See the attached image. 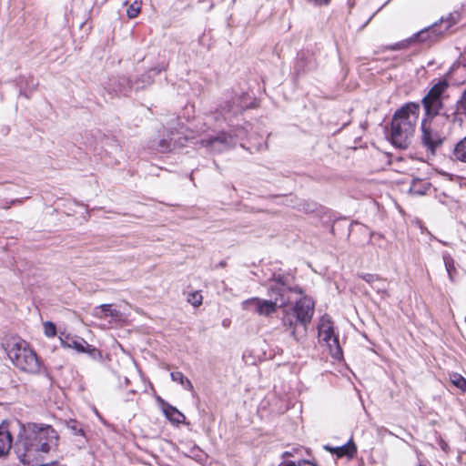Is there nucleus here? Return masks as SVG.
<instances>
[{
	"label": "nucleus",
	"mask_w": 466,
	"mask_h": 466,
	"mask_svg": "<svg viewBox=\"0 0 466 466\" xmlns=\"http://www.w3.org/2000/svg\"><path fill=\"white\" fill-rule=\"evenodd\" d=\"M292 294L301 295L302 289L299 287H290L288 277L274 274L268 289L270 299L258 297L248 299L242 302V308L246 310L254 309L256 313L265 317H269L276 313L279 308H283L282 326L290 337L297 342H301L307 336L308 326L314 315L315 303L311 298L304 296L299 299H294V306L288 308L292 301Z\"/></svg>",
	"instance_id": "nucleus-1"
},
{
	"label": "nucleus",
	"mask_w": 466,
	"mask_h": 466,
	"mask_svg": "<svg viewBox=\"0 0 466 466\" xmlns=\"http://www.w3.org/2000/svg\"><path fill=\"white\" fill-rule=\"evenodd\" d=\"M9 439L19 460L29 463L40 453H47L58 445L59 436L50 425L22 423L18 420H8Z\"/></svg>",
	"instance_id": "nucleus-2"
},
{
	"label": "nucleus",
	"mask_w": 466,
	"mask_h": 466,
	"mask_svg": "<svg viewBox=\"0 0 466 466\" xmlns=\"http://www.w3.org/2000/svg\"><path fill=\"white\" fill-rule=\"evenodd\" d=\"M420 115V105L408 103L393 116L390 127V141L400 148H406L414 134Z\"/></svg>",
	"instance_id": "nucleus-3"
},
{
	"label": "nucleus",
	"mask_w": 466,
	"mask_h": 466,
	"mask_svg": "<svg viewBox=\"0 0 466 466\" xmlns=\"http://www.w3.org/2000/svg\"><path fill=\"white\" fill-rule=\"evenodd\" d=\"M1 348L20 370L30 374L40 372V360L25 340L18 337H5L1 342Z\"/></svg>",
	"instance_id": "nucleus-4"
},
{
	"label": "nucleus",
	"mask_w": 466,
	"mask_h": 466,
	"mask_svg": "<svg viewBox=\"0 0 466 466\" xmlns=\"http://www.w3.org/2000/svg\"><path fill=\"white\" fill-rule=\"evenodd\" d=\"M459 15L450 14L447 17H441L439 23H434L431 26L420 30L414 36L402 42H399L391 46L392 50L405 48L410 43L417 40L419 42H432L439 35L449 30L458 21Z\"/></svg>",
	"instance_id": "nucleus-5"
},
{
	"label": "nucleus",
	"mask_w": 466,
	"mask_h": 466,
	"mask_svg": "<svg viewBox=\"0 0 466 466\" xmlns=\"http://www.w3.org/2000/svg\"><path fill=\"white\" fill-rule=\"evenodd\" d=\"M448 87L449 83L446 79L439 80L423 97L421 102L428 117H433L440 113L442 107V96Z\"/></svg>",
	"instance_id": "nucleus-6"
},
{
	"label": "nucleus",
	"mask_w": 466,
	"mask_h": 466,
	"mask_svg": "<svg viewBox=\"0 0 466 466\" xmlns=\"http://www.w3.org/2000/svg\"><path fill=\"white\" fill-rule=\"evenodd\" d=\"M59 340L65 349H73L78 353H86L93 360L102 358L101 351L81 337L61 332Z\"/></svg>",
	"instance_id": "nucleus-7"
},
{
	"label": "nucleus",
	"mask_w": 466,
	"mask_h": 466,
	"mask_svg": "<svg viewBox=\"0 0 466 466\" xmlns=\"http://www.w3.org/2000/svg\"><path fill=\"white\" fill-rule=\"evenodd\" d=\"M318 329L319 340L328 346L329 353L333 358L339 360L342 357V350L339 346L338 336L334 334L330 319L329 318L322 317Z\"/></svg>",
	"instance_id": "nucleus-8"
},
{
	"label": "nucleus",
	"mask_w": 466,
	"mask_h": 466,
	"mask_svg": "<svg viewBox=\"0 0 466 466\" xmlns=\"http://www.w3.org/2000/svg\"><path fill=\"white\" fill-rule=\"evenodd\" d=\"M421 142L431 155H434L443 142V136L431 127V123L426 119L421 121Z\"/></svg>",
	"instance_id": "nucleus-9"
},
{
	"label": "nucleus",
	"mask_w": 466,
	"mask_h": 466,
	"mask_svg": "<svg viewBox=\"0 0 466 466\" xmlns=\"http://www.w3.org/2000/svg\"><path fill=\"white\" fill-rule=\"evenodd\" d=\"M202 147L209 148L214 152H222L235 145L234 137L226 132H220L217 136L201 139Z\"/></svg>",
	"instance_id": "nucleus-10"
},
{
	"label": "nucleus",
	"mask_w": 466,
	"mask_h": 466,
	"mask_svg": "<svg viewBox=\"0 0 466 466\" xmlns=\"http://www.w3.org/2000/svg\"><path fill=\"white\" fill-rule=\"evenodd\" d=\"M240 97L235 96L231 101H225L220 105L219 114L225 121H231V116L242 113L244 106L238 103Z\"/></svg>",
	"instance_id": "nucleus-11"
},
{
	"label": "nucleus",
	"mask_w": 466,
	"mask_h": 466,
	"mask_svg": "<svg viewBox=\"0 0 466 466\" xmlns=\"http://www.w3.org/2000/svg\"><path fill=\"white\" fill-rule=\"evenodd\" d=\"M106 88L115 95L127 96L131 89L130 81L125 76L110 79Z\"/></svg>",
	"instance_id": "nucleus-12"
},
{
	"label": "nucleus",
	"mask_w": 466,
	"mask_h": 466,
	"mask_svg": "<svg viewBox=\"0 0 466 466\" xmlns=\"http://www.w3.org/2000/svg\"><path fill=\"white\" fill-rule=\"evenodd\" d=\"M362 279H364L367 283L370 285V287L376 290L378 293H380L386 297H390V293L387 289V282L385 279L380 278L376 274H364L361 276Z\"/></svg>",
	"instance_id": "nucleus-13"
},
{
	"label": "nucleus",
	"mask_w": 466,
	"mask_h": 466,
	"mask_svg": "<svg viewBox=\"0 0 466 466\" xmlns=\"http://www.w3.org/2000/svg\"><path fill=\"white\" fill-rule=\"evenodd\" d=\"M162 404V410L164 415L172 423L180 424L185 420V416L182 412H180L176 407L170 405L165 400L159 399Z\"/></svg>",
	"instance_id": "nucleus-14"
},
{
	"label": "nucleus",
	"mask_w": 466,
	"mask_h": 466,
	"mask_svg": "<svg viewBox=\"0 0 466 466\" xmlns=\"http://www.w3.org/2000/svg\"><path fill=\"white\" fill-rule=\"evenodd\" d=\"M12 448V440L9 439L8 420L0 424V458L6 455Z\"/></svg>",
	"instance_id": "nucleus-15"
},
{
	"label": "nucleus",
	"mask_w": 466,
	"mask_h": 466,
	"mask_svg": "<svg viewBox=\"0 0 466 466\" xmlns=\"http://www.w3.org/2000/svg\"><path fill=\"white\" fill-rule=\"evenodd\" d=\"M94 316L99 319H103L110 316L113 319L120 317L119 310L113 309L111 304H102L94 309Z\"/></svg>",
	"instance_id": "nucleus-16"
},
{
	"label": "nucleus",
	"mask_w": 466,
	"mask_h": 466,
	"mask_svg": "<svg viewBox=\"0 0 466 466\" xmlns=\"http://www.w3.org/2000/svg\"><path fill=\"white\" fill-rule=\"evenodd\" d=\"M330 451L336 453L338 457L347 456L349 458H352L357 452V448L355 443L352 441H350L342 446L330 449Z\"/></svg>",
	"instance_id": "nucleus-17"
},
{
	"label": "nucleus",
	"mask_w": 466,
	"mask_h": 466,
	"mask_svg": "<svg viewBox=\"0 0 466 466\" xmlns=\"http://www.w3.org/2000/svg\"><path fill=\"white\" fill-rule=\"evenodd\" d=\"M442 259L443 263L446 268V271L448 273L449 279L451 281L454 280V275L457 272V269L455 268V261L453 258L449 254L448 252H444L442 254Z\"/></svg>",
	"instance_id": "nucleus-18"
},
{
	"label": "nucleus",
	"mask_w": 466,
	"mask_h": 466,
	"mask_svg": "<svg viewBox=\"0 0 466 466\" xmlns=\"http://www.w3.org/2000/svg\"><path fill=\"white\" fill-rule=\"evenodd\" d=\"M19 85L21 86L20 95H24L26 97L28 96L25 94L26 90H29L30 92L35 91L38 86V83L35 82L33 76L29 77H21L19 80Z\"/></svg>",
	"instance_id": "nucleus-19"
},
{
	"label": "nucleus",
	"mask_w": 466,
	"mask_h": 466,
	"mask_svg": "<svg viewBox=\"0 0 466 466\" xmlns=\"http://www.w3.org/2000/svg\"><path fill=\"white\" fill-rule=\"evenodd\" d=\"M170 377L173 381L178 382L179 384H181V386L185 390H187L188 391H193V390H194L193 384L187 377L184 376V374L182 372L172 371L170 373Z\"/></svg>",
	"instance_id": "nucleus-20"
},
{
	"label": "nucleus",
	"mask_w": 466,
	"mask_h": 466,
	"mask_svg": "<svg viewBox=\"0 0 466 466\" xmlns=\"http://www.w3.org/2000/svg\"><path fill=\"white\" fill-rule=\"evenodd\" d=\"M177 146V141L174 140L172 137L161 138L157 142V150L160 153H167V152H170Z\"/></svg>",
	"instance_id": "nucleus-21"
},
{
	"label": "nucleus",
	"mask_w": 466,
	"mask_h": 466,
	"mask_svg": "<svg viewBox=\"0 0 466 466\" xmlns=\"http://www.w3.org/2000/svg\"><path fill=\"white\" fill-rule=\"evenodd\" d=\"M454 156L458 160L466 162V137L456 145Z\"/></svg>",
	"instance_id": "nucleus-22"
},
{
	"label": "nucleus",
	"mask_w": 466,
	"mask_h": 466,
	"mask_svg": "<svg viewBox=\"0 0 466 466\" xmlns=\"http://www.w3.org/2000/svg\"><path fill=\"white\" fill-rule=\"evenodd\" d=\"M450 381L452 383V385H454L463 392H466V379L462 377L461 374L455 372L451 373Z\"/></svg>",
	"instance_id": "nucleus-23"
},
{
	"label": "nucleus",
	"mask_w": 466,
	"mask_h": 466,
	"mask_svg": "<svg viewBox=\"0 0 466 466\" xmlns=\"http://www.w3.org/2000/svg\"><path fill=\"white\" fill-rule=\"evenodd\" d=\"M66 427L74 435L84 436V430L80 422L76 420H69L66 421Z\"/></svg>",
	"instance_id": "nucleus-24"
},
{
	"label": "nucleus",
	"mask_w": 466,
	"mask_h": 466,
	"mask_svg": "<svg viewBox=\"0 0 466 466\" xmlns=\"http://www.w3.org/2000/svg\"><path fill=\"white\" fill-rule=\"evenodd\" d=\"M430 183H424L423 185H420V180H413L410 191L416 195H424L427 190L430 188Z\"/></svg>",
	"instance_id": "nucleus-25"
},
{
	"label": "nucleus",
	"mask_w": 466,
	"mask_h": 466,
	"mask_svg": "<svg viewBox=\"0 0 466 466\" xmlns=\"http://www.w3.org/2000/svg\"><path fill=\"white\" fill-rule=\"evenodd\" d=\"M141 1H134L127 9V15L130 19L136 18L141 11Z\"/></svg>",
	"instance_id": "nucleus-26"
},
{
	"label": "nucleus",
	"mask_w": 466,
	"mask_h": 466,
	"mask_svg": "<svg viewBox=\"0 0 466 466\" xmlns=\"http://www.w3.org/2000/svg\"><path fill=\"white\" fill-rule=\"evenodd\" d=\"M187 300L192 306L198 307L202 304L203 297L199 291H194L187 295Z\"/></svg>",
	"instance_id": "nucleus-27"
},
{
	"label": "nucleus",
	"mask_w": 466,
	"mask_h": 466,
	"mask_svg": "<svg viewBox=\"0 0 466 466\" xmlns=\"http://www.w3.org/2000/svg\"><path fill=\"white\" fill-rule=\"evenodd\" d=\"M44 333L48 338H53L56 335V327L51 321H46L44 323Z\"/></svg>",
	"instance_id": "nucleus-28"
},
{
	"label": "nucleus",
	"mask_w": 466,
	"mask_h": 466,
	"mask_svg": "<svg viewBox=\"0 0 466 466\" xmlns=\"http://www.w3.org/2000/svg\"><path fill=\"white\" fill-rule=\"evenodd\" d=\"M457 111L458 113L466 115V88L461 99L457 102Z\"/></svg>",
	"instance_id": "nucleus-29"
},
{
	"label": "nucleus",
	"mask_w": 466,
	"mask_h": 466,
	"mask_svg": "<svg viewBox=\"0 0 466 466\" xmlns=\"http://www.w3.org/2000/svg\"><path fill=\"white\" fill-rule=\"evenodd\" d=\"M279 466H317V465L309 461L301 460V461H299L298 462L288 461L285 464L279 465Z\"/></svg>",
	"instance_id": "nucleus-30"
},
{
	"label": "nucleus",
	"mask_w": 466,
	"mask_h": 466,
	"mask_svg": "<svg viewBox=\"0 0 466 466\" xmlns=\"http://www.w3.org/2000/svg\"><path fill=\"white\" fill-rule=\"evenodd\" d=\"M317 5H327L329 0H312Z\"/></svg>",
	"instance_id": "nucleus-31"
},
{
	"label": "nucleus",
	"mask_w": 466,
	"mask_h": 466,
	"mask_svg": "<svg viewBox=\"0 0 466 466\" xmlns=\"http://www.w3.org/2000/svg\"><path fill=\"white\" fill-rule=\"evenodd\" d=\"M41 466H60V465L58 464V462L53 461L51 463L43 464Z\"/></svg>",
	"instance_id": "nucleus-32"
},
{
	"label": "nucleus",
	"mask_w": 466,
	"mask_h": 466,
	"mask_svg": "<svg viewBox=\"0 0 466 466\" xmlns=\"http://www.w3.org/2000/svg\"><path fill=\"white\" fill-rule=\"evenodd\" d=\"M244 133L243 131H241L240 134H235V137H243L244 136Z\"/></svg>",
	"instance_id": "nucleus-33"
},
{
	"label": "nucleus",
	"mask_w": 466,
	"mask_h": 466,
	"mask_svg": "<svg viewBox=\"0 0 466 466\" xmlns=\"http://www.w3.org/2000/svg\"><path fill=\"white\" fill-rule=\"evenodd\" d=\"M446 446H447V444H442V446H441L442 450H445Z\"/></svg>",
	"instance_id": "nucleus-34"
},
{
	"label": "nucleus",
	"mask_w": 466,
	"mask_h": 466,
	"mask_svg": "<svg viewBox=\"0 0 466 466\" xmlns=\"http://www.w3.org/2000/svg\"><path fill=\"white\" fill-rule=\"evenodd\" d=\"M348 125H349V122H348V123H345V124L343 125V127H346V126H348Z\"/></svg>",
	"instance_id": "nucleus-35"
}]
</instances>
